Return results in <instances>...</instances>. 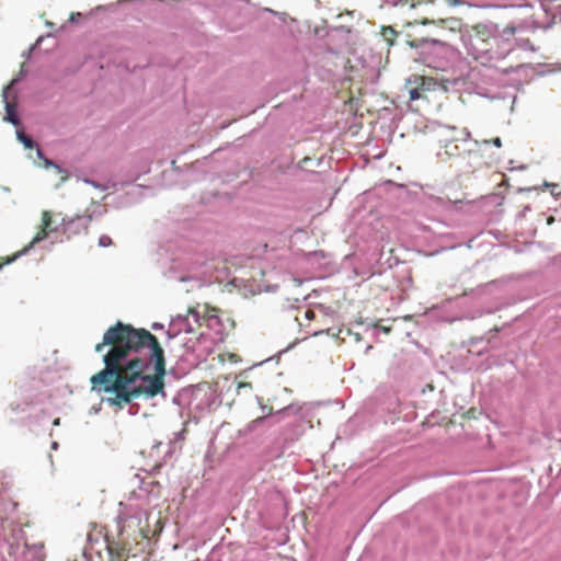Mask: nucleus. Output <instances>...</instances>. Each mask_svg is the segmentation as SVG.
<instances>
[{
    "instance_id": "6",
    "label": "nucleus",
    "mask_w": 561,
    "mask_h": 561,
    "mask_svg": "<svg viewBox=\"0 0 561 561\" xmlns=\"http://www.w3.org/2000/svg\"><path fill=\"white\" fill-rule=\"evenodd\" d=\"M516 33L514 25H507L500 30L496 24V36L494 39L495 47H493V60L504 59L514 49L513 39Z\"/></svg>"
},
{
    "instance_id": "9",
    "label": "nucleus",
    "mask_w": 561,
    "mask_h": 561,
    "mask_svg": "<svg viewBox=\"0 0 561 561\" xmlns=\"http://www.w3.org/2000/svg\"><path fill=\"white\" fill-rule=\"evenodd\" d=\"M20 81V78L16 77L11 80L9 85L4 87L2 90V98L4 101V107H5V116L4 121L11 123L13 126H19L21 124L20 116L18 114L16 104L9 102V91L12 89L13 85H15Z\"/></svg>"
},
{
    "instance_id": "15",
    "label": "nucleus",
    "mask_w": 561,
    "mask_h": 561,
    "mask_svg": "<svg viewBox=\"0 0 561 561\" xmlns=\"http://www.w3.org/2000/svg\"><path fill=\"white\" fill-rule=\"evenodd\" d=\"M517 45L519 48L524 50H531L536 51V47L533 45V43L528 38H523L517 42Z\"/></svg>"
},
{
    "instance_id": "2",
    "label": "nucleus",
    "mask_w": 561,
    "mask_h": 561,
    "mask_svg": "<svg viewBox=\"0 0 561 561\" xmlns=\"http://www.w3.org/2000/svg\"><path fill=\"white\" fill-rule=\"evenodd\" d=\"M410 46L417 49L416 60L428 68L445 72L455 56L450 45L438 39L417 38L410 42Z\"/></svg>"
},
{
    "instance_id": "1",
    "label": "nucleus",
    "mask_w": 561,
    "mask_h": 561,
    "mask_svg": "<svg viewBox=\"0 0 561 561\" xmlns=\"http://www.w3.org/2000/svg\"><path fill=\"white\" fill-rule=\"evenodd\" d=\"M117 343L104 355V368L91 377L95 389L103 391L102 402L115 412L128 407V413L136 415L139 404L136 399L150 400L160 394L165 398L163 378L167 374L164 351L158 339L146 329H135L118 321L107 329L103 342L95 352Z\"/></svg>"
},
{
    "instance_id": "32",
    "label": "nucleus",
    "mask_w": 561,
    "mask_h": 561,
    "mask_svg": "<svg viewBox=\"0 0 561 561\" xmlns=\"http://www.w3.org/2000/svg\"><path fill=\"white\" fill-rule=\"evenodd\" d=\"M260 404H261L262 412L268 414L270 412H267V407L262 403H260Z\"/></svg>"
},
{
    "instance_id": "13",
    "label": "nucleus",
    "mask_w": 561,
    "mask_h": 561,
    "mask_svg": "<svg viewBox=\"0 0 561 561\" xmlns=\"http://www.w3.org/2000/svg\"><path fill=\"white\" fill-rule=\"evenodd\" d=\"M182 331L191 332L192 328L188 323L187 318L185 317H178L175 320H173L170 325L167 333L168 340H172L175 336H178Z\"/></svg>"
},
{
    "instance_id": "30",
    "label": "nucleus",
    "mask_w": 561,
    "mask_h": 561,
    "mask_svg": "<svg viewBox=\"0 0 561 561\" xmlns=\"http://www.w3.org/2000/svg\"><path fill=\"white\" fill-rule=\"evenodd\" d=\"M499 309H500V307H496V308H494V309H484L482 313H488V314H490V313H493L494 311H496V310H499Z\"/></svg>"
},
{
    "instance_id": "8",
    "label": "nucleus",
    "mask_w": 561,
    "mask_h": 561,
    "mask_svg": "<svg viewBox=\"0 0 561 561\" xmlns=\"http://www.w3.org/2000/svg\"><path fill=\"white\" fill-rule=\"evenodd\" d=\"M42 225H43V230L41 232H38L25 248H23L20 252H18L14 255L13 260L21 257L23 255H26L32 248H34L36 244H38L42 241H44L45 239H47L49 237V233L57 231L56 228H51V218H50V214L48 211L43 213Z\"/></svg>"
},
{
    "instance_id": "20",
    "label": "nucleus",
    "mask_w": 561,
    "mask_h": 561,
    "mask_svg": "<svg viewBox=\"0 0 561 561\" xmlns=\"http://www.w3.org/2000/svg\"><path fill=\"white\" fill-rule=\"evenodd\" d=\"M43 161L46 167H54L58 170V172H60V173L64 172L62 168L60 165H58L56 162H54L53 160L45 158Z\"/></svg>"
},
{
    "instance_id": "18",
    "label": "nucleus",
    "mask_w": 561,
    "mask_h": 561,
    "mask_svg": "<svg viewBox=\"0 0 561 561\" xmlns=\"http://www.w3.org/2000/svg\"><path fill=\"white\" fill-rule=\"evenodd\" d=\"M112 244V239L107 234H102L99 238V245L102 248H106Z\"/></svg>"
},
{
    "instance_id": "36",
    "label": "nucleus",
    "mask_w": 561,
    "mask_h": 561,
    "mask_svg": "<svg viewBox=\"0 0 561 561\" xmlns=\"http://www.w3.org/2000/svg\"><path fill=\"white\" fill-rule=\"evenodd\" d=\"M309 313H310L309 311H307V312H306V317H307L308 319H310V318H311V314H309Z\"/></svg>"
},
{
    "instance_id": "37",
    "label": "nucleus",
    "mask_w": 561,
    "mask_h": 561,
    "mask_svg": "<svg viewBox=\"0 0 561 561\" xmlns=\"http://www.w3.org/2000/svg\"><path fill=\"white\" fill-rule=\"evenodd\" d=\"M53 244H54V241H50V245H49L48 250H51Z\"/></svg>"
},
{
    "instance_id": "22",
    "label": "nucleus",
    "mask_w": 561,
    "mask_h": 561,
    "mask_svg": "<svg viewBox=\"0 0 561 561\" xmlns=\"http://www.w3.org/2000/svg\"><path fill=\"white\" fill-rule=\"evenodd\" d=\"M485 144H489V140H484ZM491 144H493L495 147L500 148L502 146V140L500 137H495L492 140H490Z\"/></svg>"
},
{
    "instance_id": "19",
    "label": "nucleus",
    "mask_w": 561,
    "mask_h": 561,
    "mask_svg": "<svg viewBox=\"0 0 561 561\" xmlns=\"http://www.w3.org/2000/svg\"><path fill=\"white\" fill-rule=\"evenodd\" d=\"M409 96L411 101L419 100L421 98L420 90L417 88L410 89Z\"/></svg>"
},
{
    "instance_id": "10",
    "label": "nucleus",
    "mask_w": 561,
    "mask_h": 561,
    "mask_svg": "<svg viewBox=\"0 0 561 561\" xmlns=\"http://www.w3.org/2000/svg\"><path fill=\"white\" fill-rule=\"evenodd\" d=\"M92 220V216H77L71 219H62L64 232L67 234L69 239L71 236L78 234L81 231L87 230L90 221Z\"/></svg>"
},
{
    "instance_id": "34",
    "label": "nucleus",
    "mask_w": 561,
    "mask_h": 561,
    "mask_svg": "<svg viewBox=\"0 0 561 561\" xmlns=\"http://www.w3.org/2000/svg\"><path fill=\"white\" fill-rule=\"evenodd\" d=\"M54 425H59V419H56V420L54 421Z\"/></svg>"
},
{
    "instance_id": "28",
    "label": "nucleus",
    "mask_w": 561,
    "mask_h": 561,
    "mask_svg": "<svg viewBox=\"0 0 561 561\" xmlns=\"http://www.w3.org/2000/svg\"><path fill=\"white\" fill-rule=\"evenodd\" d=\"M124 522V518L119 515L117 516V527L119 528V534H122L121 525Z\"/></svg>"
},
{
    "instance_id": "7",
    "label": "nucleus",
    "mask_w": 561,
    "mask_h": 561,
    "mask_svg": "<svg viewBox=\"0 0 561 561\" xmlns=\"http://www.w3.org/2000/svg\"><path fill=\"white\" fill-rule=\"evenodd\" d=\"M201 389L196 386L182 388L172 398V403L179 408V415L184 417L185 411H191L192 405L198 399Z\"/></svg>"
},
{
    "instance_id": "12",
    "label": "nucleus",
    "mask_w": 561,
    "mask_h": 561,
    "mask_svg": "<svg viewBox=\"0 0 561 561\" xmlns=\"http://www.w3.org/2000/svg\"><path fill=\"white\" fill-rule=\"evenodd\" d=\"M424 204L439 215L448 213L454 208V203L442 196L430 195L424 199Z\"/></svg>"
},
{
    "instance_id": "24",
    "label": "nucleus",
    "mask_w": 561,
    "mask_h": 561,
    "mask_svg": "<svg viewBox=\"0 0 561 561\" xmlns=\"http://www.w3.org/2000/svg\"><path fill=\"white\" fill-rule=\"evenodd\" d=\"M85 183L96 187V188H101V190H105L104 186L100 185L98 182H95L94 180H90V179H87L84 180Z\"/></svg>"
},
{
    "instance_id": "29",
    "label": "nucleus",
    "mask_w": 561,
    "mask_h": 561,
    "mask_svg": "<svg viewBox=\"0 0 561 561\" xmlns=\"http://www.w3.org/2000/svg\"><path fill=\"white\" fill-rule=\"evenodd\" d=\"M43 39H44V36H39V37L37 38V41L35 42V44H34L33 46H31V48H30V49H31V50H32V49H34L38 44H41V43H42V41H43Z\"/></svg>"
},
{
    "instance_id": "17",
    "label": "nucleus",
    "mask_w": 561,
    "mask_h": 561,
    "mask_svg": "<svg viewBox=\"0 0 561 561\" xmlns=\"http://www.w3.org/2000/svg\"><path fill=\"white\" fill-rule=\"evenodd\" d=\"M178 279L180 282H191V280L199 282V278L197 277V273L196 272L194 274H182V275L179 276Z\"/></svg>"
},
{
    "instance_id": "23",
    "label": "nucleus",
    "mask_w": 561,
    "mask_h": 561,
    "mask_svg": "<svg viewBox=\"0 0 561 561\" xmlns=\"http://www.w3.org/2000/svg\"><path fill=\"white\" fill-rule=\"evenodd\" d=\"M461 134H462L463 136H462L461 138H456V140L461 139V140H463V141H466V140H468V139L470 138V136H471L470 131H469L467 128L462 129V130H461Z\"/></svg>"
},
{
    "instance_id": "4",
    "label": "nucleus",
    "mask_w": 561,
    "mask_h": 561,
    "mask_svg": "<svg viewBox=\"0 0 561 561\" xmlns=\"http://www.w3.org/2000/svg\"><path fill=\"white\" fill-rule=\"evenodd\" d=\"M222 341L221 337L214 336L210 332H202L195 341L185 342L184 360L190 366H198L204 363L214 352L217 342Z\"/></svg>"
},
{
    "instance_id": "31",
    "label": "nucleus",
    "mask_w": 561,
    "mask_h": 561,
    "mask_svg": "<svg viewBox=\"0 0 561 561\" xmlns=\"http://www.w3.org/2000/svg\"><path fill=\"white\" fill-rule=\"evenodd\" d=\"M386 2L391 5H397L400 2V0H386Z\"/></svg>"
},
{
    "instance_id": "38",
    "label": "nucleus",
    "mask_w": 561,
    "mask_h": 561,
    "mask_svg": "<svg viewBox=\"0 0 561 561\" xmlns=\"http://www.w3.org/2000/svg\"><path fill=\"white\" fill-rule=\"evenodd\" d=\"M2 490V488H0V491Z\"/></svg>"
},
{
    "instance_id": "26",
    "label": "nucleus",
    "mask_w": 561,
    "mask_h": 561,
    "mask_svg": "<svg viewBox=\"0 0 561 561\" xmlns=\"http://www.w3.org/2000/svg\"><path fill=\"white\" fill-rule=\"evenodd\" d=\"M547 186L551 187V194H558L557 190L559 188L558 184H546Z\"/></svg>"
},
{
    "instance_id": "21",
    "label": "nucleus",
    "mask_w": 561,
    "mask_h": 561,
    "mask_svg": "<svg viewBox=\"0 0 561 561\" xmlns=\"http://www.w3.org/2000/svg\"><path fill=\"white\" fill-rule=\"evenodd\" d=\"M80 18H82V14L80 12L71 13L69 18L70 23H76Z\"/></svg>"
},
{
    "instance_id": "33",
    "label": "nucleus",
    "mask_w": 561,
    "mask_h": 561,
    "mask_svg": "<svg viewBox=\"0 0 561 561\" xmlns=\"http://www.w3.org/2000/svg\"><path fill=\"white\" fill-rule=\"evenodd\" d=\"M58 446H59V445H58V443H57V442H53V443H51V448H53V449H57V448H58Z\"/></svg>"
},
{
    "instance_id": "3",
    "label": "nucleus",
    "mask_w": 561,
    "mask_h": 561,
    "mask_svg": "<svg viewBox=\"0 0 561 561\" xmlns=\"http://www.w3.org/2000/svg\"><path fill=\"white\" fill-rule=\"evenodd\" d=\"M496 36V24L493 22L479 23L470 36L468 51L482 64L493 61V47Z\"/></svg>"
},
{
    "instance_id": "25",
    "label": "nucleus",
    "mask_w": 561,
    "mask_h": 561,
    "mask_svg": "<svg viewBox=\"0 0 561 561\" xmlns=\"http://www.w3.org/2000/svg\"><path fill=\"white\" fill-rule=\"evenodd\" d=\"M35 148H36V153H37L38 159L44 160L46 158L44 156V151L38 146Z\"/></svg>"
},
{
    "instance_id": "16",
    "label": "nucleus",
    "mask_w": 561,
    "mask_h": 561,
    "mask_svg": "<svg viewBox=\"0 0 561 561\" xmlns=\"http://www.w3.org/2000/svg\"><path fill=\"white\" fill-rule=\"evenodd\" d=\"M252 389L251 382H239L237 386V392L238 394L247 393L249 390Z\"/></svg>"
},
{
    "instance_id": "14",
    "label": "nucleus",
    "mask_w": 561,
    "mask_h": 561,
    "mask_svg": "<svg viewBox=\"0 0 561 561\" xmlns=\"http://www.w3.org/2000/svg\"><path fill=\"white\" fill-rule=\"evenodd\" d=\"M16 137L26 149H33L37 147V142L22 130H16Z\"/></svg>"
},
{
    "instance_id": "5",
    "label": "nucleus",
    "mask_w": 561,
    "mask_h": 561,
    "mask_svg": "<svg viewBox=\"0 0 561 561\" xmlns=\"http://www.w3.org/2000/svg\"><path fill=\"white\" fill-rule=\"evenodd\" d=\"M43 543L30 546L24 538V531L20 526H12L11 539H8V552L10 556L24 561L38 560L42 557Z\"/></svg>"
},
{
    "instance_id": "11",
    "label": "nucleus",
    "mask_w": 561,
    "mask_h": 561,
    "mask_svg": "<svg viewBox=\"0 0 561 561\" xmlns=\"http://www.w3.org/2000/svg\"><path fill=\"white\" fill-rule=\"evenodd\" d=\"M435 80L445 92H457L465 84V79L461 73H453L450 76L443 73L437 76Z\"/></svg>"
},
{
    "instance_id": "35",
    "label": "nucleus",
    "mask_w": 561,
    "mask_h": 561,
    "mask_svg": "<svg viewBox=\"0 0 561 561\" xmlns=\"http://www.w3.org/2000/svg\"><path fill=\"white\" fill-rule=\"evenodd\" d=\"M247 375H248V371H243L242 374H240V377H242V376L247 377Z\"/></svg>"
},
{
    "instance_id": "27",
    "label": "nucleus",
    "mask_w": 561,
    "mask_h": 561,
    "mask_svg": "<svg viewBox=\"0 0 561 561\" xmlns=\"http://www.w3.org/2000/svg\"><path fill=\"white\" fill-rule=\"evenodd\" d=\"M151 329H152V330H160V329H163V324L158 323V322H154V323H152Z\"/></svg>"
}]
</instances>
